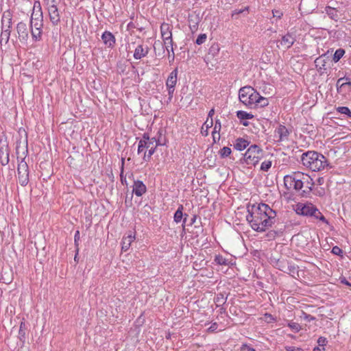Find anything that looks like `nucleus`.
Here are the masks:
<instances>
[{"label":"nucleus","instance_id":"nucleus-9","mask_svg":"<svg viewBox=\"0 0 351 351\" xmlns=\"http://www.w3.org/2000/svg\"><path fill=\"white\" fill-rule=\"evenodd\" d=\"M9 147L5 141L0 140V162L5 166L9 162Z\"/></svg>","mask_w":351,"mask_h":351},{"label":"nucleus","instance_id":"nucleus-63","mask_svg":"<svg viewBox=\"0 0 351 351\" xmlns=\"http://www.w3.org/2000/svg\"><path fill=\"white\" fill-rule=\"evenodd\" d=\"M339 280H340L341 283L348 285L349 287H351V283H350L345 277H341L339 278Z\"/></svg>","mask_w":351,"mask_h":351},{"label":"nucleus","instance_id":"nucleus-57","mask_svg":"<svg viewBox=\"0 0 351 351\" xmlns=\"http://www.w3.org/2000/svg\"><path fill=\"white\" fill-rule=\"evenodd\" d=\"M314 193L316 195H318L319 197H322V196H324L325 195V190H324V188L316 189L315 190Z\"/></svg>","mask_w":351,"mask_h":351},{"label":"nucleus","instance_id":"nucleus-55","mask_svg":"<svg viewBox=\"0 0 351 351\" xmlns=\"http://www.w3.org/2000/svg\"><path fill=\"white\" fill-rule=\"evenodd\" d=\"M332 253L335 254V255H339V256H341L342 254H343V251L338 246H335L332 247Z\"/></svg>","mask_w":351,"mask_h":351},{"label":"nucleus","instance_id":"nucleus-42","mask_svg":"<svg viewBox=\"0 0 351 351\" xmlns=\"http://www.w3.org/2000/svg\"><path fill=\"white\" fill-rule=\"evenodd\" d=\"M226 299L227 298L224 297L223 294L219 293L215 298V302H216L217 306H220L226 302Z\"/></svg>","mask_w":351,"mask_h":351},{"label":"nucleus","instance_id":"nucleus-44","mask_svg":"<svg viewBox=\"0 0 351 351\" xmlns=\"http://www.w3.org/2000/svg\"><path fill=\"white\" fill-rule=\"evenodd\" d=\"M150 145H149L147 143H145V141H139L138 145V154H140L145 148H149Z\"/></svg>","mask_w":351,"mask_h":351},{"label":"nucleus","instance_id":"nucleus-15","mask_svg":"<svg viewBox=\"0 0 351 351\" xmlns=\"http://www.w3.org/2000/svg\"><path fill=\"white\" fill-rule=\"evenodd\" d=\"M30 20H39L43 21V14L40 5V3L38 1H36L34 4L33 11L31 15Z\"/></svg>","mask_w":351,"mask_h":351},{"label":"nucleus","instance_id":"nucleus-40","mask_svg":"<svg viewBox=\"0 0 351 351\" xmlns=\"http://www.w3.org/2000/svg\"><path fill=\"white\" fill-rule=\"evenodd\" d=\"M140 141H145V143H147L149 145H153L154 142L156 141V137L150 138L147 133H144L143 134V138Z\"/></svg>","mask_w":351,"mask_h":351},{"label":"nucleus","instance_id":"nucleus-41","mask_svg":"<svg viewBox=\"0 0 351 351\" xmlns=\"http://www.w3.org/2000/svg\"><path fill=\"white\" fill-rule=\"evenodd\" d=\"M249 10V7L248 6H246L243 9H235L234 10L232 11V18H234V19H237V16L240 14H242L245 12H248Z\"/></svg>","mask_w":351,"mask_h":351},{"label":"nucleus","instance_id":"nucleus-28","mask_svg":"<svg viewBox=\"0 0 351 351\" xmlns=\"http://www.w3.org/2000/svg\"><path fill=\"white\" fill-rule=\"evenodd\" d=\"M311 217H313L314 218L319 219L324 223H328L327 219L325 218V217L322 215V213L315 207L314 206V208L313 210V213Z\"/></svg>","mask_w":351,"mask_h":351},{"label":"nucleus","instance_id":"nucleus-29","mask_svg":"<svg viewBox=\"0 0 351 351\" xmlns=\"http://www.w3.org/2000/svg\"><path fill=\"white\" fill-rule=\"evenodd\" d=\"M213 119H208V118H207L206 121H205V123H204V125L202 128L201 133L202 134V135H204L205 136H208V130L210 128H211L213 126Z\"/></svg>","mask_w":351,"mask_h":351},{"label":"nucleus","instance_id":"nucleus-49","mask_svg":"<svg viewBox=\"0 0 351 351\" xmlns=\"http://www.w3.org/2000/svg\"><path fill=\"white\" fill-rule=\"evenodd\" d=\"M25 323L21 322V324H20L19 331V337L21 340H23L25 339Z\"/></svg>","mask_w":351,"mask_h":351},{"label":"nucleus","instance_id":"nucleus-10","mask_svg":"<svg viewBox=\"0 0 351 351\" xmlns=\"http://www.w3.org/2000/svg\"><path fill=\"white\" fill-rule=\"evenodd\" d=\"M302 179L303 187L306 188V189L302 191V194L303 195H307L313 190L314 186L313 180L308 175L303 173H302Z\"/></svg>","mask_w":351,"mask_h":351},{"label":"nucleus","instance_id":"nucleus-50","mask_svg":"<svg viewBox=\"0 0 351 351\" xmlns=\"http://www.w3.org/2000/svg\"><path fill=\"white\" fill-rule=\"evenodd\" d=\"M219 51V47L218 44H213L209 49V54H212L213 56L217 54Z\"/></svg>","mask_w":351,"mask_h":351},{"label":"nucleus","instance_id":"nucleus-56","mask_svg":"<svg viewBox=\"0 0 351 351\" xmlns=\"http://www.w3.org/2000/svg\"><path fill=\"white\" fill-rule=\"evenodd\" d=\"M221 128V123H220L219 120H216L215 126H214V129L213 131V133H217V132H220Z\"/></svg>","mask_w":351,"mask_h":351},{"label":"nucleus","instance_id":"nucleus-43","mask_svg":"<svg viewBox=\"0 0 351 351\" xmlns=\"http://www.w3.org/2000/svg\"><path fill=\"white\" fill-rule=\"evenodd\" d=\"M256 104L261 107H265L269 104V101L267 98H265L260 95Z\"/></svg>","mask_w":351,"mask_h":351},{"label":"nucleus","instance_id":"nucleus-32","mask_svg":"<svg viewBox=\"0 0 351 351\" xmlns=\"http://www.w3.org/2000/svg\"><path fill=\"white\" fill-rule=\"evenodd\" d=\"M345 54V50L340 48L335 51L334 56H333V61L335 62H337L340 60V59Z\"/></svg>","mask_w":351,"mask_h":351},{"label":"nucleus","instance_id":"nucleus-58","mask_svg":"<svg viewBox=\"0 0 351 351\" xmlns=\"http://www.w3.org/2000/svg\"><path fill=\"white\" fill-rule=\"evenodd\" d=\"M167 90H168V95H169L168 100H169V101H171L172 98H173V93H174V90H175V87H172V88L167 87Z\"/></svg>","mask_w":351,"mask_h":351},{"label":"nucleus","instance_id":"nucleus-17","mask_svg":"<svg viewBox=\"0 0 351 351\" xmlns=\"http://www.w3.org/2000/svg\"><path fill=\"white\" fill-rule=\"evenodd\" d=\"M133 193L138 197L142 196L147 191V187L141 180H135L133 184Z\"/></svg>","mask_w":351,"mask_h":351},{"label":"nucleus","instance_id":"nucleus-27","mask_svg":"<svg viewBox=\"0 0 351 351\" xmlns=\"http://www.w3.org/2000/svg\"><path fill=\"white\" fill-rule=\"evenodd\" d=\"M250 98L248 99L249 103H247L246 106H250L252 104H256L258 97L260 95L259 93L257 92L254 88H253V90L250 92Z\"/></svg>","mask_w":351,"mask_h":351},{"label":"nucleus","instance_id":"nucleus-25","mask_svg":"<svg viewBox=\"0 0 351 351\" xmlns=\"http://www.w3.org/2000/svg\"><path fill=\"white\" fill-rule=\"evenodd\" d=\"M11 30L8 29H1V33L0 36V44L3 43L7 44L9 41L10 36Z\"/></svg>","mask_w":351,"mask_h":351},{"label":"nucleus","instance_id":"nucleus-31","mask_svg":"<svg viewBox=\"0 0 351 351\" xmlns=\"http://www.w3.org/2000/svg\"><path fill=\"white\" fill-rule=\"evenodd\" d=\"M337 112L346 115L348 118H351V111L346 106H339L336 108Z\"/></svg>","mask_w":351,"mask_h":351},{"label":"nucleus","instance_id":"nucleus-61","mask_svg":"<svg viewBox=\"0 0 351 351\" xmlns=\"http://www.w3.org/2000/svg\"><path fill=\"white\" fill-rule=\"evenodd\" d=\"M272 13H273V16L276 17L278 19H280L282 16V12L280 10H274L272 11Z\"/></svg>","mask_w":351,"mask_h":351},{"label":"nucleus","instance_id":"nucleus-26","mask_svg":"<svg viewBox=\"0 0 351 351\" xmlns=\"http://www.w3.org/2000/svg\"><path fill=\"white\" fill-rule=\"evenodd\" d=\"M183 210H184V206H183V205L180 204L178 206L176 213H174L173 220L176 223H178L179 222L181 221V220L184 216Z\"/></svg>","mask_w":351,"mask_h":351},{"label":"nucleus","instance_id":"nucleus-47","mask_svg":"<svg viewBox=\"0 0 351 351\" xmlns=\"http://www.w3.org/2000/svg\"><path fill=\"white\" fill-rule=\"evenodd\" d=\"M271 164L272 162L270 160H265L263 162L261 165V170L263 171H268L271 167Z\"/></svg>","mask_w":351,"mask_h":351},{"label":"nucleus","instance_id":"nucleus-38","mask_svg":"<svg viewBox=\"0 0 351 351\" xmlns=\"http://www.w3.org/2000/svg\"><path fill=\"white\" fill-rule=\"evenodd\" d=\"M231 154V149L228 147H223L222 149L219 151V155L221 158H226L229 156Z\"/></svg>","mask_w":351,"mask_h":351},{"label":"nucleus","instance_id":"nucleus-16","mask_svg":"<svg viewBox=\"0 0 351 351\" xmlns=\"http://www.w3.org/2000/svg\"><path fill=\"white\" fill-rule=\"evenodd\" d=\"M16 31L21 40H27L29 36L27 25L23 22H19L16 25Z\"/></svg>","mask_w":351,"mask_h":351},{"label":"nucleus","instance_id":"nucleus-12","mask_svg":"<svg viewBox=\"0 0 351 351\" xmlns=\"http://www.w3.org/2000/svg\"><path fill=\"white\" fill-rule=\"evenodd\" d=\"M295 41V36L293 34L288 32L282 37L279 42L284 49H288L292 47Z\"/></svg>","mask_w":351,"mask_h":351},{"label":"nucleus","instance_id":"nucleus-1","mask_svg":"<svg viewBox=\"0 0 351 351\" xmlns=\"http://www.w3.org/2000/svg\"><path fill=\"white\" fill-rule=\"evenodd\" d=\"M247 211L246 219L256 232H264L275 223L276 213L266 204L253 205Z\"/></svg>","mask_w":351,"mask_h":351},{"label":"nucleus","instance_id":"nucleus-4","mask_svg":"<svg viewBox=\"0 0 351 351\" xmlns=\"http://www.w3.org/2000/svg\"><path fill=\"white\" fill-rule=\"evenodd\" d=\"M263 150L257 145H251L243 154V160L248 165H256L263 158Z\"/></svg>","mask_w":351,"mask_h":351},{"label":"nucleus","instance_id":"nucleus-13","mask_svg":"<svg viewBox=\"0 0 351 351\" xmlns=\"http://www.w3.org/2000/svg\"><path fill=\"white\" fill-rule=\"evenodd\" d=\"M253 90V88L250 86H246L240 88L239 92V100L245 105L249 103L250 92Z\"/></svg>","mask_w":351,"mask_h":351},{"label":"nucleus","instance_id":"nucleus-2","mask_svg":"<svg viewBox=\"0 0 351 351\" xmlns=\"http://www.w3.org/2000/svg\"><path fill=\"white\" fill-rule=\"evenodd\" d=\"M301 160L304 166L313 171H319L328 165L326 158L315 151H308L302 154Z\"/></svg>","mask_w":351,"mask_h":351},{"label":"nucleus","instance_id":"nucleus-8","mask_svg":"<svg viewBox=\"0 0 351 351\" xmlns=\"http://www.w3.org/2000/svg\"><path fill=\"white\" fill-rule=\"evenodd\" d=\"M314 205L312 204L298 203L295 206V212L298 215L311 217L313 213Z\"/></svg>","mask_w":351,"mask_h":351},{"label":"nucleus","instance_id":"nucleus-18","mask_svg":"<svg viewBox=\"0 0 351 351\" xmlns=\"http://www.w3.org/2000/svg\"><path fill=\"white\" fill-rule=\"evenodd\" d=\"M275 135L278 136V141H284L288 139L290 132L288 129L283 125H280L275 130Z\"/></svg>","mask_w":351,"mask_h":351},{"label":"nucleus","instance_id":"nucleus-48","mask_svg":"<svg viewBox=\"0 0 351 351\" xmlns=\"http://www.w3.org/2000/svg\"><path fill=\"white\" fill-rule=\"evenodd\" d=\"M189 22H190L189 26H190L191 29L192 31L196 30L197 29L199 18L197 16H195V20H193V19H190Z\"/></svg>","mask_w":351,"mask_h":351},{"label":"nucleus","instance_id":"nucleus-33","mask_svg":"<svg viewBox=\"0 0 351 351\" xmlns=\"http://www.w3.org/2000/svg\"><path fill=\"white\" fill-rule=\"evenodd\" d=\"M157 134L158 136V138L156 137V141L154 142L156 143L155 146L157 147L158 146L165 145L166 143V140L165 138L162 137V130H159Z\"/></svg>","mask_w":351,"mask_h":351},{"label":"nucleus","instance_id":"nucleus-54","mask_svg":"<svg viewBox=\"0 0 351 351\" xmlns=\"http://www.w3.org/2000/svg\"><path fill=\"white\" fill-rule=\"evenodd\" d=\"M327 342H328V341H327L326 338L324 337H320L317 339L318 346L322 348H324V346L326 345Z\"/></svg>","mask_w":351,"mask_h":351},{"label":"nucleus","instance_id":"nucleus-21","mask_svg":"<svg viewBox=\"0 0 351 351\" xmlns=\"http://www.w3.org/2000/svg\"><path fill=\"white\" fill-rule=\"evenodd\" d=\"M178 71L177 68L170 73L166 82L167 87H175L178 80Z\"/></svg>","mask_w":351,"mask_h":351},{"label":"nucleus","instance_id":"nucleus-6","mask_svg":"<svg viewBox=\"0 0 351 351\" xmlns=\"http://www.w3.org/2000/svg\"><path fill=\"white\" fill-rule=\"evenodd\" d=\"M47 5L49 21L53 26H58L60 23V14L56 5V0H44Z\"/></svg>","mask_w":351,"mask_h":351},{"label":"nucleus","instance_id":"nucleus-14","mask_svg":"<svg viewBox=\"0 0 351 351\" xmlns=\"http://www.w3.org/2000/svg\"><path fill=\"white\" fill-rule=\"evenodd\" d=\"M149 51V48L147 45H138L134 50V58L136 60H141L148 54Z\"/></svg>","mask_w":351,"mask_h":351},{"label":"nucleus","instance_id":"nucleus-22","mask_svg":"<svg viewBox=\"0 0 351 351\" xmlns=\"http://www.w3.org/2000/svg\"><path fill=\"white\" fill-rule=\"evenodd\" d=\"M250 144V142L243 138H238L235 140L234 148L239 151L245 149Z\"/></svg>","mask_w":351,"mask_h":351},{"label":"nucleus","instance_id":"nucleus-39","mask_svg":"<svg viewBox=\"0 0 351 351\" xmlns=\"http://www.w3.org/2000/svg\"><path fill=\"white\" fill-rule=\"evenodd\" d=\"M30 27H34L36 29L43 27V21L39 20H30Z\"/></svg>","mask_w":351,"mask_h":351},{"label":"nucleus","instance_id":"nucleus-62","mask_svg":"<svg viewBox=\"0 0 351 351\" xmlns=\"http://www.w3.org/2000/svg\"><path fill=\"white\" fill-rule=\"evenodd\" d=\"M212 136H213V143H217V141H219L220 139V134L219 132H217V133H213V132H212Z\"/></svg>","mask_w":351,"mask_h":351},{"label":"nucleus","instance_id":"nucleus-5","mask_svg":"<svg viewBox=\"0 0 351 351\" xmlns=\"http://www.w3.org/2000/svg\"><path fill=\"white\" fill-rule=\"evenodd\" d=\"M284 183L287 189H293L300 191L303 188L301 172H293L284 177Z\"/></svg>","mask_w":351,"mask_h":351},{"label":"nucleus","instance_id":"nucleus-24","mask_svg":"<svg viewBox=\"0 0 351 351\" xmlns=\"http://www.w3.org/2000/svg\"><path fill=\"white\" fill-rule=\"evenodd\" d=\"M30 29L33 40L35 42L41 40L43 36V29H36L34 27H30Z\"/></svg>","mask_w":351,"mask_h":351},{"label":"nucleus","instance_id":"nucleus-59","mask_svg":"<svg viewBox=\"0 0 351 351\" xmlns=\"http://www.w3.org/2000/svg\"><path fill=\"white\" fill-rule=\"evenodd\" d=\"M285 350L287 351H304L302 348L295 346H286Z\"/></svg>","mask_w":351,"mask_h":351},{"label":"nucleus","instance_id":"nucleus-30","mask_svg":"<svg viewBox=\"0 0 351 351\" xmlns=\"http://www.w3.org/2000/svg\"><path fill=\"white\" fill-rule=\"evenodd\" d=\"M237 116L241 120L251 119L254 117V115L252 114L248 113L243 110L237 111Z\"/></svg>","mask_w":351,"mask_h":351},{"label":"nucleus","instance_id":"nucleus-60","mask_svg":"<svg viewBox=\"0 0 351 351\" xmlns=\"http://www.w3.org/2000/svg\"><path fill=\"white\" fill-rule=\"evenodd\" d=\"M277 232L275 230H271L267 234L269 240L274 239L276 237Z\"/></svg>","mask_w":351,"mask_h":351},{"label":"nucleus","instance_id":"nucleus-34","mask_svg":"<svg viewBox=\"0 0 351 351\" xmlns=\"http://www.w3.org/2000/svg\"><path fill=\"white\" fill-rule=\"evenodd\" d=\"M148 149H149L148 153L147 154L146 152H145L144 156H143V160L145 161H149L150 160L152 156L156 152V147L154 146V145H150V147Z\"/></svg>","mask_w":351,"mask_h":351},{"label":"nucleus","instance_id":"nucleus-37","mask_svg":"<svg viewBox=\"0 0 351 351\" xmlns=\"http://www.w3.org/2000/svg\"><path fill=\"white\" fill-rule=\"evenodd\" d=\"M288 326L294 332H298L302 329V327L299 324H298L296 322H293L292 321H291L288 323Z\"/></svg>","mask_w":351,"mask_h":351},{"label":"nucleus","instance_id":"nucleus-36","mask_svg":"<svg viewBox=\"0 0 351 351\" xmlns=\"http://www.w3.org/2000/svg\"><path fill=\"white\" fill-rule=\"evenodd\" d=\"M215 262L220 265H228V261L221 255H216L215 257Z\"/></svg>","mask_w":351,"mask_h":351},{"label":"nucleus","instance_id":"nucleus-7","mask_svg":"<svg viewBox=\"0 0 351 351\" xmlns=\"http://www.w3.org/2000/svg\"><path fill=\"white\" fill-rule=\"evenodd\" d=\"M160 32L163 40L164 45H167V47H171L172 51V60H174L175 54L173 48V39L172 32L170 25L168 23H163L160 25Z\"/></svg>","mask_w":351,"mask_h":351},{"label":"nucleus","instance_id":"nucleus-23","mask_svg":"<svg viewBox=\"0 0 351 351\" xmlns=\"http://www.w3.org/2000/svg\"><path fill=\"white\" fill-rule=\"evenodd\" d=\"M326 13L332 20L337 21L339 19L338 10L330 6H326L325 8Z\"/></svg>","mask_w":351,"mask_h":351},{"label":"nucleus","instance_id":"nucleus-45","mask_svg":"<svg viewBox=\"0 0 351 351\" xmlns=\"http://www.w3.org/2000/svg\"><path fill=\"white\" fill-rule=\"evenodd\" d=\"M80 239V233L79 230L75 231L74 235V244L76 248L77 254L79 253V241Z\"/></svg>","mask_w":351,"mask_h":351},{"label":"nucleus","instance_id":"nucleus-52","mask_svg":"<svg viewBox=\"0 0 351 351\" xmlns=\"http://www.w3.org/2000/svg\"><path fill=\"white\" fill-rule=\"evenodd\" d=\"M300 317L307 322H311L316 319L315 317L312 316L311 315L307 314L304 311L302 312V315L300 316Z\"/></svg>","mask_w":351,"mask_h":351},{"label":"nucleus","instance_id":"nucleus-46","mask_svg":"<svg viewBox=\"0 0 351 351\" xmlns=\"http://www.w3.org/2000/svg\"><path fill=\"white\" fill-rule=\"evenodd\" d=\"M346 80V82H343L342 83L341 85H340V88H342V87H344L346 85H348V86H350L351 85V80L350 78L349 77H341L339 78L338 80H337V88L339 87V82H341V81L343 80Z\"/></svg>","mask_w":351,"mask_h":351},{"label":"nucleus","instance_id":"nucleus-35","mask_svg":"<svg viewBox=\"0 0 351 351\" xmlns=\"http://www.w3.org/2000/svg\"><path fill=\"white\" fill-rule=\"evenodd\" d=\"M315 65L317 67L319 66L318 71H321L322 70H324V71L326 70V62L321 57L317 58L315 61Z\"/></svg>","mask_w":351,"mask_h":351},{"label":"nucleus","instance_id":"nucleus-64","mask_svg":"<svg viewBox=\"0 0 351 351\" xmlns=\"http://www.w3.org/2000/svg\"><path fill=\"white\" fill-rule=\"evenodd\" d=\"M241 351H256L253 348L249 347L247 345H243Z\"/></svg>","mask_w":351,"mask_h":351},{"label":"nucleus","instance_id":"nucleus-53","mask_svg":"<svg viewBox=\"0 0 351 351\" xmlns=\"http://www.w3.org/2000/svg\"><path fill=\"white\" fill-rule=\"evenodd\" d=\"M124 162H125V159L123 158L121 159V170L120 177H121V183L123 184H127L126 178H125V176H123Z\"/></svg>","mask_w":351,"mask_h":351},{"label":"nucleus","instance_id":"nucleus-19","mask_svg":"<svg viewBox=\"0 0 351 351\" xmlns=\"http://www.w3.org/2000/svg\"><path fill=\"white\" fill-rule=\"evenodd\" d=\"M101 39L104 43L108 47L112 48L115 45L114 36L108 31H105L101 35Z\"/></svg>","mask_w":351,"mask_h":351},{"label":"nucleus","instance_id":"nucleus-51","mask_svg":"<svg viewBox=\"0 0 351 351\" xmlns=\"http://www.w3.org/2000/svg\"><path fill=\"white\" fill-rule=\"evenodd\" d=\"M207 36L206 34H201L198 36L195 40V43L198 45L203 44L206 40Z\"/></svg>","mask_w":351,"mask_h":351},{"label":"nucleus","instance_id":"nucleus-11","mask_svg":"<svg viewBox=\"0 0 351 351\" xmlns=\"http://www.w3.org/2000/svg\"><path fill=\"white\" fill-rule=\"evenodd\" d=\"M1 29H12V12L10 10L3 12L1 18Z\"/></svg>","mask_w":351,"mask_h":351},{"label":"nucleus","instance_id":"nucleus-3","mask_svg":"<svg viewBox=\"0 0 351 351\" xmlns=\"http://www.w3.org/2000/svg\"><path fill=\"white\" fill-rule=\"evenodd\" d=\"M25 153H27V148L26 147L25 152H23V156H17V159L19 161L18 167H17V173H18V180L19 184L25 186L27 185L29 182V167L27 162L25 161Z\"/></svg>","mask_w":351,"mask_h":351},{"label":"nucleus","instance_id":"nucleus-20","mask_svg":"<svg viewBox=\"0 0 351 351\" xmlns=\"http://www.w3.org/2000/svg\"><path fill=\"white\" fill-rule=\"evenodd\" d=\"M135 239V235L132 232H130V233L125 236L123 237L122 239V247L121 250L122 251L126 252L130 248L131 243Z\"/></svg>","mask_w":351,"mask_h":351}]
</instances>
